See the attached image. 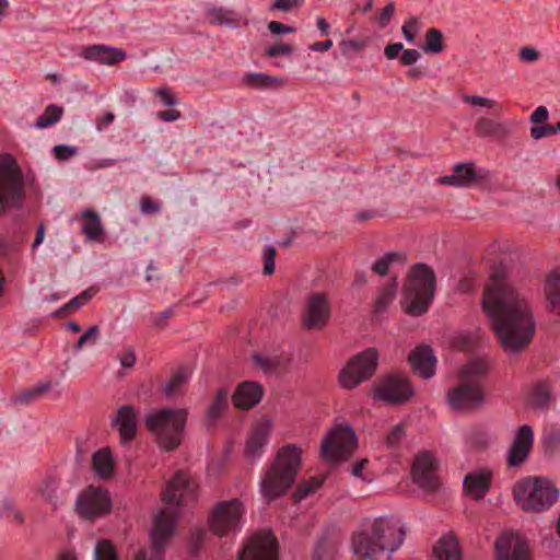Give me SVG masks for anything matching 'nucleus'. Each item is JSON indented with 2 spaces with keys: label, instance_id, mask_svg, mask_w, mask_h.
Wrapping results in <instances>:
<instances>
[{
  "label": "nucleus",
  "instance_id": "nucleus-33",
  "mask_svg": "<svg viewBox=\"0 0 560 560\" xmlns=\"http://www.w3.org/2000/svg\"><path fill=\"white\" fill-rule=\"evenodd\" d=\"M189 381V372L186 368H180L170 378L164 386V394L167 398L180 395Z\"/></svg>",
  "mask_w": 560,
  "mask_h": 560
},
{
  "label": "nucleus",
  "instance_id": "nucleus-28",
  "mask_svg": "<svg viewBox=\"0 0 560 560\" xmlns=\"http://www.w3.org/2000/svg\"><path fill=\"white\" fill-rule=\"evenodd\" d=\"M243 83L257 90H270L282 86L283 79L277 75H270L260 72H249L244 74Z\"/></svg>",
  "mask_w": 560,
  "mask_h": 560
},
{
  "label": "nucleus",
  "instance_id": "nucleus-51",
  "mask_svg": "<svg viewBox=\"0 0 560 560\" xmlns=\"http://www.w3.org/2000/svg\"><path fill=\"white\" fill-rule=\"evenodd\" d=\"M320 485L322 480L316 478H312L310 481L301 483L295 493L296 500H302L304 497L318 489Z\"/></svg>",
  "mask_w": 560,
  "mask_h": 560
},
{
  "label": "nucleus",
  "instance_id": "nucleus-3",
  "mask_svg": "<svg viewBox=\"0 0 560 560\" xmlns=\"http://www.w3.org/2000/svg\"><path fill=\"white\" fill-rule=\"evenodd\" d=\"M404 536V528L398 522L377 518L353 535V551L363 560H385L388 552L401 545Z\"/></svg>",
  "mask_w": 560,
  "mask_h": 560
},
{
  "label": "nucleus",
  "instance_id": "nucleus-14",
  "mask_svg": "<svg viewBox=\"0 0 560 560\" xmlns=\"http://www.w3.org/2000/svg\"><path fill=\"white\" fill-rule=\"evenodd\" d=\"M237 560H278V542L271 533H258L247 539Z\"/></svg>",
  "mask_w": 560,
  "mask_h": 560
},
{
  "label": "nucleus",
  "instance_id": "nucleus-15",
  "mask_svg": "<svg viewBox=\"0 0 560 560\" xmlns=\"http://www.w3.org/2000/svg\"><path fill=\"white\" fill-rule=\"evenodd\" d=\"M331 307L325 293L310 295L302 316V325L308 330H320L328 324Z\"/></svg>",
  "mask_w": 560,
  "mask_h": 560
},
{
  "label": "nucleus",
  "instance_id": "nucleus-56",
  "mask_svg": "<svg viewBox=\"0 0 560 560\" xmlns=\"http://www.w3.org/2000/svg\"><path fill=\"white\" fill-rule=\"evenodd\" d=\"M292 52V46L284 43H277L266 50L269 57H279L290 55Z\"/></svg>",
  "mask_w": 560,
  "mask_h": 560
},
{
  "label": "nucleus",
  "instance_id": "nucleus-30",
  "mask_svg": "<svg viewBox=\"0 0 560 560\" xmlns=\"http://www.w3.org/2000/svg\"><path fill=\"white\" fill-rule=\"evenodd\" d=\"M92 466L96 475L102 479H108L114 472V462L108 448H102L94 453Z\"/></svg>",
  "mask_w": 560,
  "mask_h": 560
},
{
  "label": "nucleus",
  "instance_id": "nucleus-20",
  "mask_svg": "<svg viewBox=\"0 0 560 560\" xmlns=\"http://www.w3.org/2000/svg\"><path fill=\"white\" fill-rule=\"evenodd\" d=\"M533 441V429L527 424H523L522 427H520L518 432L512 444V447L509 452V466H520L526 460L532 450Z\"/></svg>",
  "mask_w": 560,
  "mask_h": 560
},
{
  "label": "nucleus",
  "instance_id": "nucleus-54",
  "mask_svg": "<svg viewBox=\"0 0 560 560\" xmlns=\"http://www.w3.org/2000/svg\"><path fill=\"white\" fill-rule=\"evenodd\" d=\"M463 101L467 104L474 105V106H482L487 108H495L498 107V103L493 100L481 97V96H475V95H465L463 97Z\"/></svg>",
  "mask_w": 560,
  "mask_h": 560
},
{
  "label": "nucleus",
  "instance_id": "nucleus-23",
  "mask_svg": "<svg viewBox=\"0 0 560 560\" xmlns=\"http://www.w3.org/2000/svg\"><path fill=\"white\" fill-rule=\"evenodd\" d=\"M409 361L415 370L423 378H431L435 374L436 358L428 346H420L409 354Z\"/></svg>",
  "mask_w": 560,
  "mask_h": 560
},
{
  "label": "nucleus",
  "instance_id": "nucleus-63",
  "mask_svg": "<svg viewBox=\"0 0 560 560\" xmlns=\"http://www.w3.org/2000/svg\"><path fill=\"white\" fill-rule=\"evenodd\" d=\"M268 30L275 35L294 32V28H292L283 23L277 22V21L269 22Z\"/></svg>",
  "mask_w": 560,
  "mask_h": 560
},
{
  "label": "nucleus",
  "instance_id": "nucleus-48",
  "mask_svg": "<svg viewBox=\"0 0 560 560\" xmlns=\"http://www.w3.org/2000/svg\"><path fill=\"white\" fill-rule=\"evenodd\" d=\"M100 337V328L98 326L90 327L77 341L74 349L81 350L85 346L94 345Z\"/></svg>",
  "mask_w": 560,
  "mask_h": 560
},
{
  "label": "nucleus",
  "instance_id": "nucleus-29",
  "mask_svg": "<svg viewBox=\"0 0 560 560\" xmlns=\"http://www.w3.org/2000/svg\"><path fill=\"white\" fill-rule=\"evenodd\" d=\"M544 291L550 310L560 314V270H553L547 276Z\"/></svg>",
  "mask_w": 560,
  "mask_h": 560
},
{
  "label": "nucleus",
  "instance_id": "nucleus-58",
  "mask_svg": "<svg viewBox=\"0 0 560 560\" xmlns=\"http://www.w3.org/2000/svg\"><path fill=\"white\" fill-rule=\"evenodd\" d=\"M539 58V52L532 46H525L520 50V59L524 62H535Z\"/></svg>",
  "mask_w": 560,
  "mask_h": 560
},
{
  "label": "nucleus",
  "instance_id": "nucleus-57",
  "mask_svg": "<svg viewBox=\"0 0 560 560\" xmlns=\"http://www.w3.org/2000/svg\"><path fill=\"white\" fill-rule=\"evenodd\" d=\"M54 152L58 160L65 161L72 158L77 153V149L74 147L60 144L54 148Z\"/></svg>",
  "mask_w": 560,
  "mask_h": 560
},
{
  "label": "nucleus",
  "instance_id": "nucleus-45",
  "mask_svg": "<svg viewBox=\"0 0 560 560\" xmlns=\"http://www.w3.org/2000/svg\"><path fill=\"white\" fill-rule=\"evenodd\" d=\"M550 399V389L546 383L537 384L530 394V404L536 408H545Z\"/></svg>",
  "mask_w": 560,
  "mask_h": 560
},
{
  "label": "nucleus",
  "instance_id": "nucleus-36",
  "mask_svg": "<svg viewBox=\"0 0 560 560\" xmlns=\"http://www.w3.org/2000/svg\"><path fill=\"white\" fill-rule=\"evenodd\" d=\"M397 292V282L394 279L393 282L385 285L380 294L377 295L375 303H374V312L376 314H381L390 305V303L396 298Z\"/></svg>",
  "mask_w": 560,
  "mask_h": 560
},
{
  "label": "nucleus",
  "instance_id": "nucleus-47",
  "mask_svg": "<svg viewBox=\"0 0 560 560\" xmlns=\"http://www.w3.org/2000/svg\"><path fill=\"white\" fill-rule=\"evenodd\" d=\"M95 560H118L113 545L108 540H101L95 547Z\"/></svg>",
  "mask_w": 560,
  "mask_h": 560
},
{
  "label": "nucleus",
  "instance_id": "nucleus-60",
  "mask_svg": "<svg viewBox=\"0 0 560 560\" xmlns=\"http://www.w3.org/2000/svg\"><path fill=\"white\" fill-rule=\"evenodd\" d=\"M420 57V52L416 49H404L400 61L405 66H411L415 65Z\"/></svg>",
  "mask_w": 560,
  "mask_h": 560
},
{
  "label": "nucleus",
  "instance_id": "nucleus-4",
  "mask_svg": "<svg viewBox=\"0 0 560 560\" xmlns=\"http://www.w3.org/2000/svg\"><path fill=\"white\" fill-rule=\"evenodd\" d=\"M489 363L485 359H471L460 366L457 383L447 392V402L455 411H469L485 400L481 382L487 376Z\"/></svg>",
  "mask_w": 560,
  "mask_h": 560
},
{
  "label": "nucleus",
  "instance_id": "nucleus-19",
  "mask_svg": "<svg viewBox=\"0 0 560 560\" xmlns=\"http://www.w3.org/2000/svg\"><path fill=\"white\" fill-rule=\"evenodd\" d=\"M271 430L272 423L269 419H261L255 424L245 446V456L248 460H256L261 457Z\"/></svg>",
  "mask_w": 560,
  "mask_h": 560
},
{
  "label": "nucleus",
  "instance_id": "nucleus-52",
  "mask_svg": "<svg viewBox=\"0 0 560 560\" xmlns=\"http://www.w3.org/2000/svg\"><path fill=\"white\" fill-rule=\"evenodd\" d=\"M277 252L275 247L269 246L264 249V273L271 275L275 271Z\"/></svg>",
  "mask_w": 560,
  "mask_h": 560
},
{
  "label": "nucleus",
  "instance_id": "nucleus-61",
  "mask_svg": "<svg viewBox=\"0 0 560 560\" xmlns=\"http://www.w3.org/2000/svg\"><path fill=\"white\" fill-rule=\"evenodd\" d=\"M549 117V112L545 106H538L532 114L530 120L534 124H545Z\"/></svg>",
  "mask_w": 560,
  "mask_h": 560
},
{
  "label": "nucleus",
  "instance_id": "nucleus-18",
  "mask_svg": "<svg viewBox=\"0 0 560 560\" xmlns=\"http://www.w3.org/2000/svg\"><path fill=\"white\" fill-rule=\"evenodd\" d=\"M495 551L499 560H529L527 544L517 534H502L495 542Z\"/></svg>",
  "mask_w": 560,
  "mask_h": 560
},
{
  "label": "nucleus",
  "instance_id": "nucleus-55",
  "mask_svg": "<svg viewBox=\"0 0 560 560\" xmlns=\"http://www.w3.org/2000/svg\"><path fill=\"white\" fill-rule=\"evenodd\" d=\"M556 132H557V128H556V126H551V125L534 126V127H532V129H530V136H532L535 140H539V139H541V138L552 136V135H555Z\"/></svg>",
  "mask_w": 560,
  "mask_h": 560
},
{
  "label": "nucleus",
  "instance_id": "nucleus-32",
  "mask_svg": "<svg viewBox=\"0 0 560 560\" xmlns=\"http://www.w3.org/2000/svg\"><path fill=\"white\" fill-rule=\"evenodd\" d=\"M434 555L438 560H462V552L457 540L452 537H442L434 547Z\"/></svg>",
  "mask_w": 560,
  "mask_h": 560
},
{
  "label": "nucleus",
  "instance_id": "nucleus-1",
  "mask_svg": "<svg viewBox=\"0 0 560 560\" xmlns=\"http://www.w3.org/2000/svg\"><path fill=\"white\" fill-rule=\"evenodd\" d=\"M482 308L505 351L518 352L533 340L536 325L525 289L495 271L485 288Z\"/></svg>",
  "mask_w": 560,
  "mask_h": 560
},
{
  "label": "nucleus",
  "instance_id": "nucleus-26",
  "mask_svg": "<svg viewBox=\"0 0 560 560\" xmlns=\"http://www.w3.org/2000/svg\"><path fill=\"white\" fill-rule=\"evenodd\" d=\"M492 472L487 469L469 472L464 479V489L476 500H481L491 486Z\"/></svg>",
  "mask_w": 560,
  "mask_h": 560
},
{
  "label": "nucleus",
  "instance_id": "nucleus-62",
  "mask_svg": "<svg viewBox=\"0 0 560 560\" xmlns=\"http://www.w3.org/2000/svg\"><path fill=\"white\" fill-rule=\"evenodd\" d=\"M299 4L300 0H276L271 7V10H280L287 12L298 7Z\"/></svg>",
  "mask_w": 560,
  "mask_h": 560
},
{
  "label": "nucleus",
  "instance_id": "nucleus-2",
  "mask_svg": "<svg viewBox=\"0 0 560 560\" xmlns=\"http://www.w3.org/2000/svg\"><path fill=\"white\" fill-rule=\"evenodd\" d=\"M197 485L186 472L177 471L162 492L165 508L154 518L151 533L152 546L149 550H141L135 560H162V552L166 540L172 536L178 515V508L196 497Z\"/></svg>",
  "mask_w": 560,
  "mask_h": 560
},
{
  "label": "nucleus",
  "instance_id": "nucleus-27",
  "mask_svg": "<svg viewBox=\"0 0 560 560\" xmlns=\"http://www.w3.org/2000/svg\"><path fill=\"white\" fill-rule=\"evenodd\" d=\"M261 395L262 392L258 384L253 382H244L235 390L232 400L235 407L241 409H249L260 400Z\"/></svg>",
  "mask_w": 560,
  "mask_h": 560
},
{
  "label": "nucleus",
  "instance_id": "nucleus-34",
  "mask_svg": "<svg viewBox=\"0 0 560 560\" xmlns=\"http://www.w3.org/2000/svg\"><path fill=\"white\" fill-rule=\"evenodd\" d=\"M82 218L84 220L83 232L88 237L94 241L101 240L103 235V226L100 215L95 211L88 209L82 213Z\"/></svg>",
  "mask_w": 560,
  "mask_h": 560
},
{
  "label": "nucleus",
  "instance_id": "nucleus-10",
  "mask_svg": "<svg viewBox=\"0 0 560 560\" xmlns=\"http://www.w3.org/2000/svg\"><path fill=\"white\" fill-rule=\"evenodd\" d=\"M244 513V505L237 499L218 503L210 517L211 532L220 537L236 535L242 529Z\"/></svg>",
  "mask_w": 560,
  "mask_h": 560
},
{
  "label": "nucleus",
  "instance_id": "nucleus-22",
  "mask_svg": "<svg viewBox=\"0 0 560 560\" xmlns=\"http://www.w3.org/2000/svg\"><path fill=\"white\" fill-rule=\"evenodd\" d=\"M113 425L118 430L122 443L131 441L138 430L135 408L129 405L120 407L113 420Z\"/></svg>",
  "mask_w": 560,
  "mask_h": 560
},
{
  "label": "nucleus",
  "instance_id": "nucleus-12",
  "mask_svg": "<svg viewBox=\"0 0 560 560\" xmlns=\"http://www.w3.org/2000/svg\"><path fill=\"white\" fill-rule=\"evenodd\" d=\"M75 510L81 517L93 521L112 510V500L106 489L89 486L78 497Z\"/></svg>",
  "mask_w": 560,
  "mask_h": 560
},
{
  "label": "nucleus",
  "instance_id": "nucleus-39",
  "mask_svg": "<svg viewBox=\"0 0 560 560\" xmlns=\"http://www.w3.org/2000/svg\"><path fill=\"white\" fill-rule=\"evenodd\" d=\"M423 50L428 54H440L444 49L443 34L438 28H429L425 34Z\"/></svg>",
  "mask_w": 560,
  "mask_h": 560
},
{
  "label": "nucleus",
  "instance_id": "nucleus-8",
  "mask_svg": "<svg viewBox=\"0 0 560 560\" xmlns=\"http://www.w3.org/2000/svg\"><path fill=\"white\" fill-rule=\"evenodd\" d=\"M187 420L185 409L162 408L147 417L148 429L156 436L159 445L166 452L179 446Z\"/></svg>",
  "mask_w": 560,
  "mask_h": 560
},
{
  "label": "nucleus",
  "instance_id": "nucleus-37",
  "mask_svg": "<svg viewBox=\"0 0 560 560\" xmlns=\"http://www.w3.org/2000/svg\"><path fill=\"white\" fill-rule=\"evenodd\" d=\"M97 290L94 288H89L81 292L75 298L71 299L67 304H65L60 310H58L55 315L62 316L68 312L75 311L83 306L88 301H90L95 294Z\"/></svg>",
  "mask_w": 560,
  "mask_h": 560
},
{
  "label": "nucleus",
  "instance_id": "nucleus-31",
  "mask_svg": "<svg viewBox=\"0 0 560 560\" xmlns=\"http://www.w3.org/2000/svg\"><path fill=\"white\" fill-rule=\"evenodd\" d=\"M338 540L332 534H325L316 544L313 560H335Z\"/></svg>",
  "mask_w": 560,
  "mask_h": 560
},
{
  "label": "nucleus",
  "instance_id": "nucleus-35",
  "mask_svg": "<svg viewBox=\"0 0 560 560\" xmlns=\"http://www.w3.org/2000/svg\"><path fill=\"white\" fill-rule=\"evenodd\" d=\"M39 492L43 499L46 500L55 509L63 503V497L58 491V482L55 478H46L39 488Z\"/></svg>",
  "mask_w": 560,
  "mask_h": 560
},
{
  "label": "nucleus",
  "instance_id": "nucleus-24",
  "mask_svg": "<svg viewBox=\"0 0 560 560\" xmlns=\"http://www.w3.org/2000/svg\"><path fill=\"white\" fill-rule=\"evenodd\" d=\"M453 172L452 175L440 177L439 182L454 187H470L480 178L472 163H458L454 165Z\"/></svg>",
  "mask_w": 560,
  "mask_h": 560
},
{
  "label": "nucleus",
  "instance_id": "nucleus-41",
  "mask_svg": "<svg viewBox=\"0 0 560 560\" xmlns=\"http://www.w3.org/2000/svg\"><path fill=\"white\" fill-rule=\"evenodd\" d=\"M228 396L229 393L226 389H220L217 393L215 398L213 399L208 409L209 421L214 422L222 415V412L228 406Z\"/></svg>",
  "mask_w": 560,
  "mask_h": 560
},
{
  "label": "nucleus",
  "instance_id": "nucleus-42",
  "mask_svg": "<svg viewBox=\"0 0 560 560\" xmlns=\"http://www.w3.org/2000/svg\"><path fill=\"white\" fill-rule=\"evenodd\" d=\"M62 109L56 105H49L46 107L43 115H40L35 122V126L39 129H44L55 125L61 118Z\"/></svg>",
  "mask_w": 560,
  "mask_h": 560
},
{
  "label": "nucleus",
  "instance_id": "nucleus-16",
  "mask_svg": "<svg viewBox=\"0 0 560 560\" xmlns=\"http://www.w3.org/2000/svg\"><path fill=\"white\" fill-rule=\"evenodd\" d=\"M413 395L408 378L401 375H388L375 388V396L384 401L400 405Z\"/></svg>",
  "mask_w": 560,
  "mask_h": 560
},
{
  "label": "nucleus",
  "instance_id": "nucleus-5",
  "mask_svg": "<svg viewBox=\"0 0 560 560\" xmlns=\"http://www.w3.org/2000/svg\"><path fill=\"white\" fill-rule=\"evenodd\" d=\"M300 464L301 455L296 447H282L260 481L261 494L270 501L284 494L293 485Z\"/></svg>",
  "mask_w": 560,
  "mask_h": 560
},
{
  "label": "nucleus",
  "instance_id": "nucleus-17",
  "mask_svg": "<svg viewBox=\"0 0 560 560\" xmlns=\"http://www.w3.org/2000/svg\"><path fill=\"white\" fill-rule=\"evenodd\" d=\"M412 478L420 488L428 492H434L440 488L436 463L430 454L422 453L416 457L412 465Z\"/></svg>",
  "mask_w": 560,
  "mask_h": 560
},
{
  "label": "nucleus",
  "instance_id": "nucleus-25",
  "mask_svg": "<svg viewBox=\"0 0 560 560\" xmlns=\"http://www.w3.org/2000/svg\"><path fill=\"white\" fill-rule=\"evenodd\" d=\"M254 362L266 373L280 374L289 370L291 355L284 352L257 353L254 355Z\"/></svg>",
  "mask_w": 560,
  "mask_h": 560
},
{
  "label": "nucleus",
  "instance_id": "nucleus-50",
  "mask_svg": "<svg viewBox=\"0 0 560 560\" xmlns=\"http://www.w3.org/2000/svg\"><path fill=\"white\" fill-rule=\"evenodd\" d=\"M401 32L409 43H413L419 32V22L417 18H410L401 27Z\"/></svg>",
  "mask_w": 560,
  "mask_h": 560
},
{
  "label": "nucleus",
  "instance_id": "nucleus-43",
  "mask_svg": "<svg viewBox=\"0 0 560 560\" xmlns=\"http://www.w3.org/2000/svg\"><path fill=\"white\" fill-rule=\"evenodd\" d=\"M50 387V383H40L36 386L27 388L15 397V402L19 404H30L37 398H39L44 393H46Z\"/></svg>",
  "mask_w": 560,
  "mask_h": 560
},
{
  "label": "nucleus",
  "instance_id": "nucleus-53",
  "mask_svg": "<svg viewBox=\"0 0 560 560\" xmlns=\"http://www.w3.org/2000/svg\"><path fill=\"white\" fill-rule=\"evenodd\" d=\"M560 444V432L552 431L544 438L546 453L553 455Z\"/></svg>",
  "mask_w": 560,
  "mask_h": 560
},
{
  "label": "nucleus",
  "instance_id": "nucleus-6",
  "mask_svg": "<svg viewBox=\"0 0 560 560\" xmlns=\"http://www.w3.org/2000/svg\"><path fill=\"white\" fill-rule=\"evenodd\" d=\"M514 498L523 511L541 513L558 501L559 489L546 477H528L516 483Z\"/></svg>",
  "mask_w": 560,
  "mask_h": 560
},
{
  "label": "nucleus",
  "instance_id": "nucleus-38",
  "mask_svg": "<svg viewBox=\"0 0 560 560\" xmlns=\"http://www.w3.org/2000/svg\"><path fill=\"white\" fill-rule=\"evenodd\" d=\"M405 256L402 253L399 252H393L386 254L384 257L380 258L372 267V270L381 276H385L390 266L394 264H404Z\"/></svg>",
  "mask_w": 560,
  "mask_h": 560
},
{
  "label": "nucleus",
  "instance_id": "nucleus-46",
  "mask_svg": "<svg viewBox=\"0 0 560 560\" xmlns=\"http://www.w3.org/2000/svg\"><path fill=\"white\" fill-rule=\"evenodd\" d=\"M476 130L481 136H495L502 131V126L492 119L481 117L476 121Z\"/></svg>",
  "mask_w": 560,
  "mask_h": 560
},
{
  "label": "nucleus",
  "instance_id": "nucleus-7",
  "mask_svg": "<svg viewBox=\"0 0 560 560\" xmlns=\"http://www.w3.org/2000/svg\"><path fill=\"white\" fill-rule=\"evenodd\" d=\"M435 291V275L423 264L412 267L404 288L406 312L413 316L425 313L433 301Z\"/></svg>",
  "mask_w": 560,
  "mask_h": 560
},
{
  "label": "nucleus",
  "instance_id": "nucleus-11",
  "mask_svg": "<svg viewBox=\"0 0 560 560\" xmlns=\"http://www.w3.org/2000/svg\"><path fill=\"white\" fill-rule=\"evenodd\" d=\"M378 358V351L375 348H369L354 355L340 373L341 386L352 389L372 377L377 369Z\"/></svg>",
  "mask_w": 560,
  "mask_h": 560
},
{
  "label": "nucleus",
  "instance_id": "nucleus-64",
  "mask_svg": "<svg viewBox=\"0 0 560 560\" xmlns=\"http://www.w3.org/2000/svg\"><path fill=\"white\" fill-rule=\"evenodd\" d=\"M401 51H404V45L401 43L388 44L384 49V55L387 59H395Z\"/></svg>",
  "mask_w": 560,
  "mask_h": 560
},
{
  "label": "nucleus",
  "instance_id": "nucleus-44",
  "mask_svg": "<svg viewBox=\"0 0 560 560\" xmlns=\"http://www.w3.org/2000/svg\"><path fill=\"white\" fill-rule=\"evenodd\" d=\"M210 19L212 22L225 24L229 26H237L240 22V16L234 11L223 8L213 9L210 12Z\"/></svg>",
  "mask_w": 560,
  "mask_h": 560
},
{
  "label": "nucleus",
  "instance_id": "nucleus-9",
  "mask_svg": "<svg viewBox=\"0 0 560 560\" xmlns=\"http://www.w3.org/2000/svg\"><path fill=\"white\" fill-rule=\"evenodd\" d=\"M24 195V179L15 159L0 156V215L9 208L20 207Z\"/></svg>",
  "mask_w": 560,
  "mask_h": 560
},
{
  "label": "nucleus",
  "instance_id": "nucleus-21",
  "mask_svg": "<svg viewBox=\"0 0 560 560\" xmlns=\"http://www.w3.org/2000/svg\"><path fill=\"white\" fill-rule=\"evenodd\" d=\"M81 56L90 61L114 66L126 59V51L106 45H92L83 47Z\"/></svg>",
  "mask_w": 560,
  "mask_h": 560
},
{
  "label": "nucleus",
  "instance_id": "nucleus-40",
  "mask_svg": "<svg viewBox=\"0 0 560 560\" xmlns=\"http://www.w3.org/2000/svg\"><path fill=\"white\" fill-rule=\"evenodd\" d=\"M0 516L4 518H12L18 524L24 523L23 514L16 509V503L13 498L4 497L0 502Z\"/></svg>",
  "mask_w": 560,
  "mask_h": 560
},
{
  "label": "nucleus",
  "instance_id": "nucleus-13",
  "mask_svg": "<svg viewBox=\"0 0 560 560\" xmlns=\"http://www.w3.org/2000/svg\"><path fill=\"white\" fill-rule=\"evenodd\" d=\"M357 440L351 428H334L322 443L323 456L331 462L347 458L355 448Z\"/></svg>",
  "mask_w": 560,
  "mask_h": 560
},
{
  "label": "nucleus",
  "instance_id": "nucleus-49",
  "mask_svg": "<svg viewBox=\"0 0 560 560\" xmlns=\"http://www.w3.org/2000/svg\"><path fill=\"white\" fill-rule=\"evenodd\" d=\"M405 425L402 423L397 424L392 429V431L386 436V445L389 448H396L402 438L405 436Z\"/></svg>",
  "mask_w": 560,
  "mask_h": 560
},
{
  "label": "nucleus",
  "instance_id": "nucleus-59",
  "mask_svg": "<svg viewBox=\"0 0 560 560\" xmlns=\"http://www.w3.org/2000/svg\"><path fill=\"white\" fill-rule=\"evenodd\" d=\"M174 315H175V307L171 306V307L166 308L165 311H163L159 314H155L153 317V323L156 327L162 328L165 325L166 320L170 319L171 317H173Z\"/></svg>",
  "mask_w": 560,
  "mask_h": 560
}]
</instances>
